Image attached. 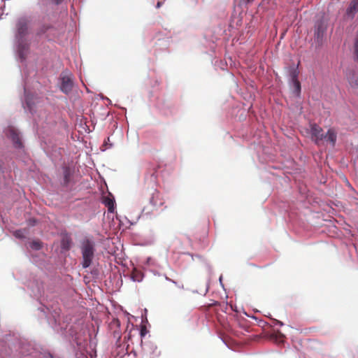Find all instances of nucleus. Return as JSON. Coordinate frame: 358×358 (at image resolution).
Returning a JSON list of instances; mask_svg holds the SVG:
<instances>
[{
  "label": "nucleus",
  "instance_id": "obj_1",
  "mask_svg": "<svg viewBox=\"0 0 358 358\" xmlns=\"http://www.w3.org/2000/svg\"><path fill=\"white\" fill-rule=\"evenodd\" d=\"M27 287L30 289L31 295L35 297L41 303L38 310L44 315L48 323L56 332L64 334L67 324H61V310L57 306L50 303L48 296L45 294L42 282L39 279L34 277L32 280L27 282Z\"/></svg>",
  "mask_w": 358,
  "mask_h": 358
},
{
  "label": "nucleus",
  "instance_id": "obj_2",
  "mask_svg": "<svg viewBox=\"0 0 358 358\" xmlns=\"http://www.w3.org/2000/svg\"><path fill=\"white\" fill-rule=\"evenodd\" d=\"M24 100L22 102V106L26 112L30 113L34 116V120L37 127L42 126L44 122L48 121V117L45 111L41 109L40 98L34 96L31 92L27 85V81L24 80Z\"/></svg>",
  "mask_w": 358,
  "mask_h": 358
},
{
  "label": "nucleus",
  "instance_id": "obj_3",
  "mask_svg": "<svg viewBox=\"0 0 358 358\" xmlns=\"http://www.w3.org/2000/svg\"><path fill=\"white\" fill-rule=\"evenodd\" d=\"M17 32L15 34V52L17 59L24 63L29 52V43L27 39L28 33V20L20 17L16 24Z\"/></svg>",
  "mask_w": 358,
  "mask_h": 358
},
{
  "label": "nucleus",
  "instance_id": "obj_4",
  "mask_svg": "<svg viewBox=\"0 0 358 358\" xmlns=\"http://www.w3.org/2000/svg\"><path fill=\"white\" fill-rule=\"evenodd\" d=\"M80 248L82 254V267L87 268L90 266L94 257L95 242L91 238H85L80 241Z\"/></svg>",
  "mask_w": 358,
  "mask_h": 358
},
{
  "label": "nucleus",
  "instance_id": "obj_5",
  "mask_svg": "<svg viewBox=\"0 0 358 358\" xmlns=\"http://www.w3.org/2000/svg\"><path fill=\"white\" fill-rule=\"evenodd\" d=\"M3 134L10 140L15 149L22 152L24 151L22 136L18 129L9 126L3 129Z\"/></svg>",
  "mask_w": 358,
  "mask_h": 358
},
{
  "label": "nucleus",
  "instance_id": "obj_6",
  "mask_svg": "<svg viewBox=\"0 0 358 358\" xmlns=\"http://www.w3.org/2000/svg\"><path fill=\"white\" fill-rule=\"evenodd\" d=\"M11 183L9 169L5 160L0 157V194L8 192Z\"/></svg>",
  "mask_w": 358,
  "mask_h": 358
},
{
  "label": "nucleus",
  "instance_id": "obj_7",
  "mask_svg": "<svg viewBox=\"0 0 358 358\" xmlns=\"http://www.w3.org/2000/svg\"><path fill=\"white\" fill-rule=\"evenodd\" d=\"M328 23L323 17L317 19L314 25V39L318 45H321L326 35Z\"/></svg>",
  "mask_w": 358,
  "mask_h": 358
},
{
  "label": "nucleus",
  "instance_id": "obj_8",
  "mask_svg": "<svg viewBox=\"0 0 358 358\" xmlns=\"http://www.w3.org/2000/svg\"><path fill=\"white\" fill-rule=\"evenodd\" d=\"M73 74L69 71H64L60 75V90L66 94H69L72 91L73 87Z\"/></svg>",
  "mask_w": 358,
  "mask_h": 358
},
{
  "label": "nucleus",
  "instance_id": "obj_9",
  "mask_svg": "<svg viewBox=\"0 0 358 358\" xmlns=\"http://www.w3.org/2000/svg\"><path fill=\"white\" fill-rule=\"evenodd\" d=\"M310 135L313 140L317 145H319L323 141V130L320 127H319L316 124L310 125Z\"/></svg>",
  "mask_w": 358,
  "mask_h": 358
},
{
  "label": "nucleus",
  "instance_id": "obj_10",
  "mask_svg": "<svg viewBox=\"0 0 358 358\" xmlns=\"http://www.w3.org/2000/svg\"><path fill=\"white\" fill-rule=\"evenodd\" d=\"M143 350L145 352L150 355V357H158L160 355V352L157 350V346L155 343L151 341L142 342Z\"/></svg>",
  "mask_w": 358,
  "mask_h": 358
},
{
  "label": "nucleus",
  "instance_id": "obj_11",
  "mask_svg": "<svg viewBox=\"0 0 358 358\" xmlns=\"http://www.w3.org/2000/svg\"><path fill=\"white\" fill-rule=\"evenodd\" d=\"M55 31V30L52 26L43 24L39 28L37 34L40 36H44L45 38L50 41L52 39V36L54 35Z\"/></svg>",
  "mask_w": 358,
  "mask_h": 358
},
{
  "label": "nucleus",
  "instance_id": "obj_12",
  "mask_svg": "<svg viewBox=\"0 0 358 358\" xmlns=\"http://www.w3.org/2000/svg\"><path fill=\"white\" fill-rule=\"evenodd\" d=\"M358 13V0H352L346 9V16L348 18L353 19Z\"/></svg>",
  "mask_w": 358,
  "mask_h": 358
},
{
  "label": "nucleus",
  "instance_id": "obj_13",
  "mask_svg": "<svg viewBox=\"0 0 358 358\" xmlns=\"http://www.w3.org/2000/svg\"><path fill=\"white\" fill-rule=\"evenodd\" d=\"M150 203L155 208H158L164 204V201L161 199L160 194L158 191L155 190L153 192L150 199Z\"/></svg>",
  "mask_w": 358,
  "mask_h": 358
},
{
  "label": "nucleus",
  "instance_id": "obj_14",
  "mask_svg": "<svg viewBox=\"0 0 358 358\" xmlns=\"http://www.w3.org/2000/svg\"><path fill=\"white\" fill-rule=\"evenodd\" d=\"M336 133L332 129H329L327 134H324V138L323 140L329 142L332 146H334L336 142Z\"/></svg>",
  "mask_w": 358,
  "mask_h": 358
},
{
  "label": "nucleus",
  "instance_id": "obj_15",
  "mask_svg": "<svg viewBox=\"0 0 358 358\" xmlns=\"http://www.w3.org/2000/svg\"><path fill=\"white\" fill-rule=\"evenodd\" d=\"M73 170L69 167V166H63V175H64V180H63V185L66 186L70 182L71 177L73 175Z\"/></svg>",
  "mask_w": 358,
  "mask_h": 358
},
{
  "label": "nucleus",
  "instance_id": "obj_16",
  "mask_svg": "<svg viewBox=\"0 0 358 358\" xmlns=\"http://www.w3.org/2000/svg\"><path fill=\"white\" fill-rule=\"evenodd\" d=\"M144 278V274L136 268H134L131 275V280L134 282H141Z\"/></svg>",
  "mask_w": 358,
  "mask_h": 358
},
{
  "label": "nucleus",
  "instance_id": "obj_17",
  "mask_svg": "<svg viewBox=\"0 0 358 358\" xmlns=\"http://www.w3.org/2000/svg\"><path fill=\"white\" fill-rule=\"evenodd\" d=\"M103 204L108 208L109 213H113L115 210V199L113 197L106 196L103 200Z\"/></svg>",
  "mask_w": 358,
  "mask_h": 358
},
{
  "label": "nucleus",
  "instance_id": "obj_18",
  "mask_svg": "<svg viewBox=\"0 0 358 358\" xmlns=\"http://www.w3.org/2000/svg\"><path fill=\"white\" fill-rule=\"evenodd\" d=\"M347 78L350 85L352 87H358V76L355 73H349L347 74Z\"/></svg>",
  "mask_w": 358,
  "mask_h": 358
},
{
  "label": "nucleus",
  "instance_id": "obj_19",
  "mask_svg": "<svg viewBox=\"0 0 358 358\" xmlns=\"http://www.w3.org/2000/svg\"><path fill=\"white\" fill-rule=\"evenodd\" d=\"M292 92L296 96H299L301 94V84L299 81L290 83Z\"/></svg>",
  "mask_w": 358,
  "mask_h": 358
},
{
  "label": "nucleus",
  "instance_id": "obj_20",
  "mask_svg": "<svg viewBox=\"0 0 358 358\" xmlns=\"http://www.w3.org/2000/svg\"><path fill=\"white\" fill-rule=\"evenodd\" d=\"M299 71L296 68H292L289 71L290 83L299 81L298 80Z\"/></svg>",
  "mask_w": 358,
  "mask_h": 358
},
{
  "label": "nucleus",
  "instance_id": "obj_21",
  "mask_svg": "<svg viewBox=\"0 0 358 358\" xmlns=\"http://www.w3.org/2000/svg\"><path fill=\"white\" fill-rule=\"evenodd\" d=\"M29 247L34 250H40L42 248V243L38 240H34L29 243Z\"/></svg>",
  "mask_w": 358,
  "mask_h": 358
},
{
  "label": "nucleus",
  "instance_id": "obj_22",
  "mask_svg": "<svg viewBox=\"0 0 358 358\" xmlns=\"http://www.w3.org/2000/svg\"><path fill=\"white\" fill-rule=\"evenodd\" d=\"M13 236L19 239H24L26 238V231L24 229L16 230L13 232Z\"/></svg>",
  "mask_w": 358,
  "mask_h": 358
},
{
  "label": "nucleus",
  "instance_id": "obj_23",
  "mask_svg": "<svg viewBox=\"0 0 358 358\" xmlns=\"http://www.w3.org/2000/svg\"><path fill=\"white\" fill-rule=\"evenodd\" d=\"M185 255L190 257L192 258V261L199 260L201 262H204V259L200 255H193L190 253H187V254H185Z\"/></svg>",
  "mask_w": 358,
  "mask_h": 358
},
{
  "label": "nucleus",
  "instance_id": "obj_24",
  "mask_svg": "<svg viewBox=\"0 0 358 358\" xmlns=\"http://www.w3.org/2000/svg\"><path fill=\"white\" fill-rule=\"evenodd\" d=\"M255 0H239V5L246 6L249 4L252 3Z\"/></svg>",
  "mask_w": 358,
  "mask_h": 358
},
{
  "label": "nucleus",
  "instance_id": "obj_25",
  "mask_svg": "<svg viewBox=\"0 0 358 358\" xmlns=\"http://www.w3.org/2000/svg\"><path fill=\"white\" fill-rule=\"evenodd\" d=\"M355 59L358 62V41L355 43Z\"/></svg>",
  "mask_w": 358,
  "mask_h": 358
},
{
  "label": "nucleus",
  "instance_id": "obj_26",
  "mask_svg": "<svg viewBox=\"0 0 358 358\" xmlns=\"http://www.w3.org/2000/svg\"><path fill=\"white\" fill-rule=\"evenodd\" d=\"M147 334V330L145 327H143L141 329V332H140V334H141V337H144Z\"/></svg>",
  "mask_w": 358,
  "mask_h": 358
},
{
  "label": "nucleus",
  "instance_id": "obj_27",
  "mask_svg": "<svg viewBox=\"0 0 358 358\" xmlns=\"http://www.w3.org/2000/svg\"><path fill=\"white\" fill-rule=\"evenodd\" d=\"M145 263L148 265H151V264H152V259L150 257H148V258H147Z\"/></svg>",
  "mask_w": 358,
  "mask_h": 358
},
{
  "label": "nucleus",
  "instance_id": "obj_28",
  "mask_svg": "<svg viewBox=\"0 0 358 358\" xmlns=\"http://www.w3.org/2000/svg\"><path fill=\"white\" fill-rule=\"evenodd\" d=\"M68 243H65L64 241H62V248L64 249H69Z\"/></svg>",
  "mask_w": 358,
  "mask_h": 358
},
{
  "label": "nucleus",
  "instance_id": "obj_29",
  "mask_svg": "<svg viewBox=\"0 0 358 358\" xmlns=\"http://www.w3.org/2000/svg\"><path fill=\"white\" fill-rule=\"evenodd\" d=\"M63 0H53V2L55 3V4L56 5H59L62 2Z\"/></svg>",
  "mask_w": 358,
  "mask_h": 358
},
{
  "label": "nucleus",
  "instance_id": "obj_30",
  "mask_svg": "<svg viewBox=\"0 0 358 358\" xmlns=\"http://www.w3.org/2000/svg\"><path fill=\"white\" fill-rule=\"evenodd\" d=\"M165 279H166V280H168V281H171V282L172 283H173V284H177V282H176L175 280H171V279H170L169 278H168L167 276H165Z\"/></svg>",
  "mask_w": 358,
  "mask_h": 358
},
{
  "label": "nucleus",
  "instance_id": "obj_31",
  "mask_svg": "<svg viewBox=\"0 0 358 358\" xmlns=\"http://www.w3.org/2000/svg\"><path fill=\"white\" fill-rule=\"evenodd\" d=\"M29 222H30L31 225L34 226L36 224V220L34 219H31V220H29Z\"/></svg>",
  "mask_w": 358,
  "mask_h": 358
},
{
  "label": "nucleus",
  "instance_id": "obj_32",
  "mask_svg": "<svg viewBox=\"0 0 358 358\" xmlns=\"http://www.w3.org/2000/svg\"><path fill=\"white\" fill-rule=\"evenodd\" d=\"M45 358H54L53 355L50 353H48L46 356H45Z\"/></svg>",
  "mask_w": 358,
  "mask_h": 358
},
{
  "label": "nucleus",
  "instance_id": "obj_33",
  "mask_svg": "<svg viewBox=\"0 0 358 358\" xmlns=\"http://www.w3.org/2000/svg\"><path fill=\"white\" fill-rule=\"evenodd\" d=\"M219 281H220V283L221 285V286L223 287V284H222V276L221 275L219 278Z\"/></svg>",
  "mask_w": 358,
  "mask_h": 358
},
{
  "label": "nucleus",
  "instance_id": "obj_34",
  "mask_svg": "<svg viewBox=\"0 0 358 358\" xmlns=\"http://www.w3.org/2000/svg\"><path fill=\"white\" fill-rule=\"evenodd\" d=\"M275 322L276 324H279L280 326H282L283 325V323L280 321H278V320H275Z\"/></svg>",
  "mask_w": 358,
  "mask_h": 358
},
{
  "label": "nucleus",
  "instance_id": "obj_35",
  "mask_svg": "<svg viewBox=\"0 0 358 358\" xmlns=\"http://www.w3.org/2000/svg\"><path fill=\"white\" fill-rule=\"evenodd\" d=\"M152 273L155 275H159V273L155 271H152Z\"/></svg>",
  "mask_w": 358,
  "mask_h": 358
},
{
  "label": "nucleus",
  "instance_id": "obj_36",
  "mask_svg": "<svg viewBox=\"0 0 358 358\" xmlns=\"http://www.w3.org/2000/svg\"><path fill=\"white\" fill-rule=\"evenodd\" d=\"M162 5V3L161 2H158L157 4V8H159Z\"/></svg>",
  "mask_w": 358,
  "mask_h": 358
},
{
  "label": "nucleus",
  "instance_id": "obj_37",
  "mask_svg": "<svg viewBox=\"0 0 358 358\" xmlns=\"http://www.w3.org/2000/svg\"><path fill=\"white\" fill-rule=\"evenodd\" d=\"M164 113L165 115H169V113H171V111H169V112L164 111Z\"/></svg>",
  "mask_w": 358,
  "mask_h": 358
},
{
  "label": "nucleus",
  "instance_id": "obj_38",
  "mask_svg": "<svg viewBox=\"0 0 358 358\" xmlns=\"http://www.w3.org/2000/svg\"><path fill=\"white\" fill-rule=\"evenodd\" d=\"M206 266H208V268L210 269V266H209V264H206Z\"/></svg>",
  "mask_w": 358,
  "mask_h": 358
},
{
  "label": "nucleus",
  "instance_id": "obj_39",
  "mask_svg": "<svg viewBox=\"0 0 358 358\" xmlns=\"http://www.w3.org/2000/svg\"><path fill=\"white\" fill-rule=\"evenodd\" d=\"M106 100H108L109 102H110V100L108 98H106Z\"/></svg>",
  "mask_w": 358,
  "mask_h": 358
},
{
  "label": "nucleus",
  "instance_id": "obj_40",
  "mask_svg": "<svg viewBox=\"0 0 358 358\" xmlns=\"http://www.w3.org/2000/svg\"><path fill=\"white\" fill-rule=\"evenodd\" d=\"M221 341H222V342L225 343L224 340H223V338H221Z\"/></svg>",
  "mask_w": 358,
  "mask_h": 358
},
{
  "label": "nucleus",
  "instance_id": "obj_41",
  "mask_svg": "<svg viewBox=\"0 0 358 358\" xmlns=\"http://www.w3.org/2000/svg\"><path fill=\"white\" fill-rule=\"evenodd\" d=\"M221 341H222V342L225 343L224 340H223V338H221Z\"/></svg>",
  "mask_w": 358,
  "mask_h": 358
},
{
  "label": "nucleus",
  "instance_id": "obj_42",
  "mask_svg": "<svg viewBox=\"0 0 358 358\" xmlns=\"http://www.w3.org/2000/svg\"><path fill=\"white\" fill-rule=\"evenodd\" d=\"M150 358H156V357H150Z\"/></svg>",
  "mask_w": 358,
  "mask_h": 358
}]
</instances>
